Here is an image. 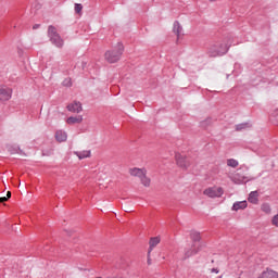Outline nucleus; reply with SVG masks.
Returning <instances> with one entry per match:
<instances>
[{
    "label": "nucleus",
    "mask_w": 278,
    "mask_h": 278,
    "mask_svg": "<svg viewBox=\"0 0 278 278\" xmlns=\"http://www.w3.org/2000/svg\"><path fill=\"white\" fill-rule=\"evenodd\" d=\"M55 138H56L58 142H66L68 135L64 130H58L55 132Z\"/></svg>",
    "instance_id": "nucleus-15"
},
{
    "label": "nucleus",
    "mask_w": 278,
    "mask_h": 278,
    "mask_svg": "<svg viewBox=\"0 0 278 278\" xmlns=\"http://www.w3.org/2000/svg\"><path fill=\"white\" fill-rule=\"evenodd\" d=\"M129 173L131 177H139L142 186H144L146 188H149V186H151V178L147 177V169L135 167L131 168Z\"/></svg>",
    "instance_id": "nucleus-4"
},
{
    "label": "nucleus",
    "mask_w": 278,
    "mask_h": 278,
    "mask_svg": "<svg viewBox=\"0 0 278 278\" xmlns=\"http://www.w3.org/2000/svg\"><path fill=\"white\" fill-rule=\"evenodd\" d=\"M249 127H251V123H241L236 125V130L242 131V129H249Z\"/></svg>",
    "instance_id": "nucleus-21"
},
{
    "label": "nucleus",
    "mask_w": 278,
    "mask_h": 278,
    "mask_svg": "<svg viewBox=\"0 0 278 278\" xmlns=\"http://www.w3.org/2000/svg\"><path fill=\"white\" fill-rule=\"evenodd\" d=\"M248 201L252 203V205H257V203H260V193L257 191L250 192Z\"/></svg>",
    "instance_id": "nucleus-12"
},
{
    "label": "nucleus",
    "mask_w": 278,
    "mask_h": 278,
    "mask_svg": "<svg viewBox=\"0 0 278 278\" xmlns=\"http://www.w3.org/2000/svg\"><path fill=\"white\" fill-rule=\"evenodd\" d=\"M124 212H132V210L128 208L127 206H124Z\"/></svg>",
    "instance_id": "nucleus-29"
},
{
    "label": "nucleus",
    "mask_w": 278,
    "mask_h": 278,
    "mask_svg": "<svg viewBox=\"0 0 278 278\" xmlns=\"http://www.w3.org/2000/svg\"><path fill=\"white\" fill-rule=\"evenodd\" d=\"M74 10L76 14H81V11L84 10V5H81V3H75Z\"/></svg>",
    "instance_id": "nucleus-24"
},
{
    "label": "nucleus",
    "mask_w": 278,
    "mask_h": 278,
    "mask_svg": "<svg viewBox=\"0 0 278 278\" xmlns=\"http://www.w3.org/2000/svg\"><path fill=\"white\" fill-rule=\"evenodd\" d=\"M271 223L275 227H278V214L273 217Z\"/></svg>",
    "instance_id": "nucleus-25"
},
{
    "label": "nucleus",
    "mask_w": 278,
    "mask_h": 278,
    "mask_svg": "<svg viewBox=\"0 0 278 278\" xmlns=\"http://www.w3.org/2000/svg\"><path fill=\"white\" fill-rule=\"evenodd\" d=\"M149 244H150V247H149L148 251L152 252L153 248L160 244V237H152L150 239Z\"/></svg>",
    "instance_id": "nucleus-18"
},
{
    "label": "nucleus",
    "mask_w": 278,
    "mask_h": 278,
    "mask_svg": "<svg viewBox=\"0 0 278 278\" xmlns=\"http://www.w3.org/2000/svg\"><path fill=\"white\" fill-rule=\"evenodd\" d=\"M12 99V89L0 87V101H10Z\"/></svg>",
    "instance_id": "nucleus-7"
},
{
    "label": "nucleus",
    "mask_w": 278,
    "mask_h": 278,
    "mask_svg": "<svg viewBox=\"0 0 278 278\" xmlns=\"http://www.w3.org/2000/svg\"><path fill=\"white\" fill-rule=\"evenodd\" d=\"M48 38L58 49H62V47H64V39H62V36L58 33V28L53 25L48 26Z\"/></svg>",
    "instance_id": "nucleus-3"
},
{
    "label": "nucleus",
    "mask_w": 278,
    "mask_h": 278,
    "mask_svg": "<svg viewBox=\"0 0 278 278\" xmlns=\"http://www.w3.org/2000/svg\"><path fill=\"white\" fill-rule=\"evenodd\" d=\"M248 205H249V204L247 203V201L235 202V203L232 204L231 210H232V212H238L239 210H247V206H248Z\"/></svg>",
    "instance_id": "nucleus-13"
},
{
    "label": "nucleus",
    "mask_w": 278,
    "mask_h": 278,
    "mask_svg": "<svg viewBox=\"0 0 278 278\" xmlns=\"http://www.w3.org/2000/svg\"><path fill=\"white\" fill-rule=\"evenodd\" d=\"M231 37H227L224 39L222 43H215L208 48L210 58H218L220 55H225L227 51H229V47H231Z\"/></svg>",
    "instance_id": "nucleus-1"
},
{
    "label": "nucleus",
    "mask_w": 278,
    "mask_h": 278,
    "mask_svg": "<svg viewBox=\"0 0 278 278\" xmlns=\"http://www.w3.org/2000/svg\"><path fill=\"white\" fill-rule=\"evenodd\" d=\"M204 194L210 197L211 199H216L218 197H223V188L213 187L204 190Z\"/></svg>",
    "instance_id": "nucleus-6"
},
{
    "label": "nucleus",
    "mask_w": 278,
    "mask_h": 278,
    "mask_svg": "<svg viewBox=\"0 0 278 278\" xmlns=\"http://www.w3.org/2000/svg\"><path fill=\"white\" fill-rule=\"evenodd\" d=\"M276 121H278V111H276Z\"/></svg>",
    "instance_id": "nucleus-32"
},
{
    "label": "nucleus",
    "mask_w": 278,
    "mask_h": 278,
    "mask_svg": "<svg viewBox=\"0 0 278 278\" xmlns=\"http://www.w3.org/2000/svg\"><path fill=\"white\" fill-rule=\"evenodd\" d=\"M62 86L65 88H71V86H73V80L71 78H65L62 83Z\"/></svg>",
    "instance_id": "nucleus-23"
},
{
    "label": "nucleus",
    "mask_w": 278,
    "mask_h": 278,
    "mask_svg": "<svg viewBox=\"0 0 278 278\" xmlns=\"http://www.w3.org/2000/svg\"><path fill=\"white\" fill-rule=\"evenodd\" d=\"M12 197V192H10V191H8V193H7V199H10Z\"/></svg>",
    "instance_id": "nucleus-31"
},
{
    "label": "nucleus",
    "mask_w": 278,
    "mask_h": 278,
    "mask_svg": "<svg viewBox=\"0 0 278 278\" xmlns=\"http://www.w3.org/2000/svg\"><path fill=\"white\" fill-rule=\"evenodd\" d=\"M211 273H215L216 275H218V273H220V270H218V268H212Z\"/></svg>",
    "instance_id": "nucleus-27"
},
{
    "label": "nucleus",
    "mask_w": 278,
    "mask_h": 278,
    "mask_svg": "<svg viewBox=\"0 0 278 278\" xmlns=\"http://www.w3.org/2000/svg\"><path fill=\"white\" fill-rule=\"evenodd\" d=\"M260 278H278V271H275L273 269H267L266 271H263Z\"/></svg>",
    "instance_id": "nucleus-16"
},
{
    "label": "nucleus",
    "mask_w": 278,
    "mask_h": 278,
    "mask_svg": "<svg viewBox=\"0 0 278 278\" xmlns=\"http://www.w3.org/2000/svg\"><path fill=\"white\" fill-rule=\"evenodd\" d=\"M5 201H8V198H7V197L0 198V203H5Z\"/></svg>",
    "instance_id": "nucleus-28"
},
{
    "label": "nucleus",
    "mask_w": 278,
    "mask_h": 278,
    "mask_svg": "<svg viewBox=\"0 0 278 278\" xmlns=\"http://www.w3.org/2000/svg\"><path fill=\"white\" fill-rule=\"evenodd\" d=\"M244 169L248 172V170H249V167H244Z\"/></svg>",
    "instance_id": "nucleus-33"
},
{
    "label": "nucleus",
    "mask_w": 278,
    "mask_h": 278,
    "mask_svg": "<svg viewBox=\"0 0 278 278\" xmlns=\"http://www.w3.org/2000/svg\"><path fill=\"white\" fill-rule=\"evenodd\" d=\"M74 153H75V155H77V157L79 160H86V157H90V155H91L90 150H83V151H77Z\"/></svg>",
    "instance_id": "nucleus-17"
},
{
    "label": "nucleus",
    "mask_w": 278,
    "mask_h": 278,
    "mask_svg": "<svg viewBox=\"0 0 278 278\" xmlns=\"http://www.w3.org/2000/svg\"><path fill=\"white\" fill-rule=\"evenodd\" d=\"M199 253V248L192 244L190 248L185 249V257L184 260H188V257H192V255H197Z\"/></svg>",
    "instance_id": "nucleus-10"
},
{
    "label": "nucleus",
    "mask_w": 278,
    "mask_h": 278,
    "mask_svg": "<svg viewBox=\"0 0 278 278\" xmlns=\"http://www.w3.org/2000/svg\"><path fill=\"white\" fill-rule=\"evenodd\" d=\"M210 1H216V0H210Z\"/></svg>",
    "instance_id": "nucleus-34"
},
{
    "label": "nucleus",
    "mask_w": 278,
    "mask_h": 278,
    "mask_svg": "<svg viewBox=\"0 0 278 278\" xmlns=\"http://www.w3.org/2000/svg\"><path fill=\"white\" fill-rule=\"evenodd\" d=\"M176 163L180 168L185 169L190 166V161H188V159H186V156L181 154H176Z\"/></svg>",
    "instance_id": "nucleus-8"
},
{
    "label": "nucleus",
    "mask_w": 278,
    "mask_h": 278,
    "mask_svg": "<svg viewBox=\"0 0 278 278\" xmlns=\"http://www.w3.org/2000/svg\"><path fill=\"white\" fill-rule=\"evenodd\" d=\"M123 51H125L123 42H117L114 50L105 52L106 62H110V64L118 62V60H121V55H123Z\"/></svg>",
    "instance_id": "nucleus-2"
},
{
    "label": "nucleus",
    "mask_w": 278,
    "mask_h": 278,
    "mask_svg": "<svg viewBox=\"0 0 278 278\" xmlns=\"http://www.w3.org/2000/svg\"><path fill=\"white\" fill-rule=\"evenodd\" d=\"M84 121V116L78 115V116H71L67 118L66 123L67 125H77Z\"/></svg>",
    "instance_id": "nucleus-14"
},
{
    "label": "nucleus",
    "mask_w": 278,
    "mask_h": 278,
    "mask_svg": "<svg viewBox=\"0 0 278 278\" xmlns=\"http://www.w3.org/2000/svg\"><path fill=\"white\" fill-rule=\"evenodd\" d=\"M190 238L193 242H199L201 240V233L199 231H191Z\"/></svg>",
    "instance_id": "nucleus-20"
},
{
    "label": "nucleus",
    "mask_w": 278,
    "mask_h": 278,
    "mask_svg": "<svg viewBox=\"0 0 278 278\" xmlns=\"http://www.w3.org/2000/svg\"><path fill=\"white\" fill-rule=\"evenodd\" d=\"M148 266H151V251H148Z\"/></svg>",
    "instance_id": "nucleus-26"
},
{
    "label": "nucleus",
    "mask_w": 278,
    "mask_h": 278,
    "mask_svg": "<svg viewBox=\"0 0 278 278\" xmlns=\"http://www.w3.org/2000/svg\"><path fill=\"white\" fill-rule=\"evenodd\" d=\"M242 170V167L238 169V173L235 174V176L231 178L233 184H248V181H252L253 178L249 177L247 174L240 173Z\"/></svg>",
    "instance_id": "nucleus-5"
},
{
    "label": "nucleus",
    "mask_w": 278,
    "mask_h": 278,
    "mask_svg": "<svg viewBox=\"0 0 278 278\" xmlns=\"http://www.w3.org/2000/svg\"><path fill=\"white\" fill-rule=\"evenodd\" d=\"M227 166H229L230 168H238V166H239L238 160L228 159L227 160Z\"/></svg>",
    "instance_id": "nucleus-19"
},
{
    "label": "nucleus",
    "mask_w": 278,
    "mask_h": 278,
    "mask_svg": "<svg viewBox=\"0 0 278 278\" xmlns=\"http://www.w3.org/2000/svg\"><path fill=\"white\" fill-rule=\"evenodd\" d=\"M40 27V24H35L34 26H33V29H38Z\"/></svg>",
    "instance_id": "nucleus-30"
},
{
    "label": "nucleus",
    "mask_w": 278,
    "mask_h": 278,
    "mask_svg": "<svg viewBox=\"0 0 278 278\" xmlns=\"http://www.w3.org/2000/svg\"><path fill=\"white\" fill-rule=\"evenodd\" d=\"M261 210H262V212H265V214H270V212H271L270 204H268V203L262 204Z\"/></svg>",
    "instance_id": "nucleus-22"
},
{
    "label": "nucleus",
    "mask_w": 278,
    "mask_h": 278,
    "mask_svg": "<svg viewBox=\"0 0 278 278\" xmlns=\"http://www.w3.org/2000/svg\"><path fill=\"white\" fill-rule=\"evenodd\" d=\"M83 110L84 108L81 106V102L75 101L67 105V111L73 112V114H79Z\"/></svg>",
    "instance_id": "nucleus-9"
},
{
    "label": "nucleus",
    "mask_w": 278,
    "mask_h": 278,
    "mask_svg": "<svg viewBox=\"0 0 278 278\" xmlns=\"http://www.w3.org/2000/svg\"><path fill=\"white\" fill-rule=\"evenodd\" d=\"M173 31L177 38H181V36H184V27L179 24V21L174 22Z\"/></svg>",
    "instance_id": "nucleus-11"
}]
</instances>
